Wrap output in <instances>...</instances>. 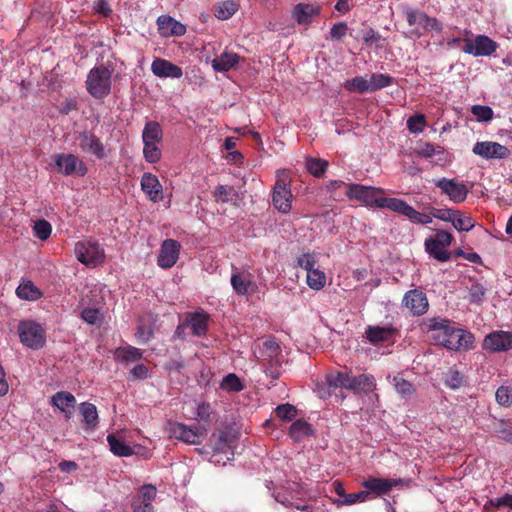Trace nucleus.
Instances as JSON below:
<instances>
[{
	"mask_svg": "<svg viewBox=\"0 0 512 512\" xmlns=\"http://www.w3.org/2000/svg\"><path fill=\"white\" fill-rule=\"evenodd\" d=\"M428 331H433L434 340L449 350H467L472 347V333L456 328L450 321L442 318H430L425 322Z\"/></svg>",
	"mask_w": 512,
	"mask_h": 512,
	"instance_id": "1",
	"label": "nucleus"
},
{
	"mask_svg": "<svg viewBox=\"0 0 512 512\" xmlns=\"http://www.w3.org/2000/svg\"><path fill=\"white\" fill-rule=\"evenodd\" d=\"M113 69L105 65L93 67L87 75L85 86L87 92L95 99H103L111 93Z\"/></svg>",
	"mask_w": 512,
	"mask_h": 512,
	"instance_id": "2",
	"label": "nucleus"
},
{
	"mask_svg": "<svg viewBox=\"0 0 512 512\" xmlns=\"http://www.w3.org/2000/svg\"><path fill=\"white\" fill-rule=\"evenodd\" d=\"M18 333L21 343L28 348L38 350L46 343L45 330L33 320L21 321L18 325Z\"/></svg>",
	"mask_w": 512,
	"mask_h": 512,
	"instance_id": "3",
	"label": "nucleus"
},
{
	"mask_svg": "<svg viewBox=\"0 0 512 512\" xmlns=\"http://www.w3.org/2000/svg\"><path fill=\"white\" fill-rule=\"evenodd\" d=\"M381 194H383V190L381 188L353 183L347 184L346 195L350 199H356L365 202L368 205H376L379 208H387V206L382 205L383 200H394V198L379 197Z\"/></svg>",
	"mask_w": 512,
	"mask_h": 512,
	"instance_id": "4",
	"label": "nucleus"
},
{
	"mask_svg": "<svg viewBox=\"0 0 512 512\" xmlns=\"http://www.w3.org/2000/svg\"><path fill=\"white\" fill-rule=\"evenodd\" d=\"M453 236L451 233L440 230L434 237L425 240V249L427 253L440 262H446L450 259L451 254L447 248L451 245Z\"/></svg>",
	"mask_w": 512,
	"mask_h": 512,
	"instance_id": "5",
	"label": "nucleus"
},
{
	"mask_svg": "<svg viewBox=\"0 0 512 512\" xmlns=\"http://www.w3.org/2000/svg\"><path fill=\"white\" fill-rule=\"evenodd\" d=\"M168 432L170 437L191 445L200 444L206 436L205 428L188 426L180 422H169Z\"/></svg>",
	"mask_w": 512,
	"mask_h": 512,
	"instance_id": "6",
	"label": "nucleus"
},
{
	"mask_svg": "<svg viewBox=\"0 0 512 512\" xmlns=\"http://www.w3.org/2000/svg\"><path fill=\"white\" fill-rule=\"evenodd\" d=\"M75 254L82 264L87 266H96L104 261V249L92 240H86L76 243Z\"/></svg>",
	"mask_w": 512,
	"mask_h": 512,
	"instance_id": "7",
	"label": "nucleus"
},
{
	"mask_svg": "<svg viewBox=\"0 0 512 512\" xmlns=\"http://www.w3.org/2000/svg\"><path fill=\"white\" fill-rule=\"evenodd\" d=\"M293 195L290 190V182L280 175L273 187L272 204L280 213L288 214L292 208Z\"/></svg>",
	"mask_w": 512,
	"mask_h": 512,
	"instance_id": "8",
	"label": "nucleus"
},
{
	"mask_svg": "<svg viewBox=\"0 0 512 512\" xmlns=\"http://www.w3.org/2000/svg\"><path fill=\"white\" fill-rule=\"evenodd\" d=\"M382 205L387 206L393 212L407 217L410 221L417 224L432 223V214H425L416 211L412 206L402 199L394 198V200H383Z\"/></svg>",
	"mask_w": 512,
	"mask_h": 512,
	"instance_id": "9",
	"label": "nucleus"
},
{
	"mask_svg": "<svg viewBox=\"0 0 512 512\" xmlns=\"http://www.w3.org/2000/svg\"><path fill=\"white\" fill-rule=\"evenodd\" d=\"M407 481L402 478H377L368 477L361 485L367 492L373 493L376 496L387 495L394 487H403L407 485Z\"/></svg>",
	"mask_w": 512,
	"mask_h": 512,
	"instance_id": "10",
	"label": "nucleus"
},
{
	"mask_svg": "<svg viewBox=\"0 0 512 512\" xmlns=\"http://www.w3.org/2000/svg\"><path fill=\"white\" fill-rule=\"evenodd\" d=\"M463 41L465 46L462 51L475 57L490 56L498 48V44L486 35H477L474 40L464 39Z\"/></svg>",
	"mask_w": 512,
	"mask_h": 512,
	"instance_id": "11",
	"label": "nucleus"
},
{
	"mask_svg": "<svg viewBox=\"0 0 512 512\" xmlns=\"http://www.w3.org/2000/svg\"><path fill=\"white\" fill-rule=\"evenodd\" d=\"M482 348L490 353L512 349V332L498 330L487 334L483 340Z\"/></svg>",
	"mask_w": 512,
	"mask_h": 512,
	"instance_id": "12",
	"label": "nucleus"
},
{
	"mask_svg": "<svg viewBox=\"0 0 512 512\" xmlns=\"http://www.w3.org/2000/svg\"><path fill=\"white\" fill-rule=\"evenodd\" d=\"M435 185L441 190L442 194L447 195L449 200L456 204L464 202L469 193L466 185L455 179L443 177L438 179Z\"/></svg>",
	"mask_w": 512,
	"mask_h": 512,
	"instance_id": "13",
	"label": "nucleus"
},
{
	"mask_svg": "<svg viewBox=\"0 0 512 512\" xmlns=\"http://www.w3.org/2000/svg\"><path fill=\"white\" fill-rule=\"evenodd\" d=\"M402 305L408 309L413 316H422L429 308L427 296L420 289L407 291L403 296Z\"/></svg>",
	"mask_w": 512,
	"mask_h": 512,
	"instance_id": "14",
	"label": "nucleus"
},
{
	"mask_svg": "<svg viewBox=\"0 0 512 512\" xmlns=\"http://www.w3.org/2000/svg\"><path fill=\"white\" fill-rule=\"evenodd\" d=\"M55 164L59 172L66 176L73 174L84 176L88 171L86 164L73 154H57Z\"/></svg>",
	"mask_w": 512,
	"mask_h": 512,
	"instance_id": "15",
	"label": "nucleus"
},
{
	"mask_svg": "<svg viewBox=\"0 0 512 512\" xmlns=\"http://www.w3.org/2000/svg\"><path fill=\"white\" fill-rule=\"evenodd\" d=\"M406 20L411 27H422L425 31L441 32L443 29L442 23L435 17H430L426 13L407 9L405 11Z\"/></svg>",
	"mask_w": 512,
	"mask_h": 512,
	"instance_id": "16",
	"label": "nucleus"
},
{
	"mask_svg": "<svg viewBox=\"0 0 512 512\" xmlns=\"http://www.w3.org/2000/svg\"><path fill=\"white\" fill-rule=\"evenodd\" d=\"M472 151L475 155L483 159H505L510 155V150L498 143L492 141H482L474 144Z\"/></svg>",
	"mask_w": 512,
	"mask_h": 512,
	"instance_id": "17",
	"label": "nucleus"
},
{
	"mask_svg": "<svg viewBox=\"0 0 512 512\" xmlns=\"http://www.w3.org/2000/svg\"><path fill=\"white\" fill-rule=\"evenodd\" d=\"M77 140L84 153L91 154L97 159H103L106 156L104 144L92 131L84 130L80 132Z\"/></svg>",
	"mask_w": 512,
	"mask_h": 512,
	"instance_id": "18",
	"label": "nucleus"
},
{
	"mask_svg": "<svg viewBox=\"0 0 512 512\" xmlns=\"http://www.w3.org/2000/svg\"><path fill=\"white\" fill-rule=\"evenodd\" d=\"M399 330L392 324L386 326L368 325L365 329L366 339L373 345L384 342H394Z\"/></svg>",
	"mask_w": 512,
	"mask_h": 512,
	"instance_id": "19",
	"label": "nucleus"
},
{
	"mask_svg": "<svg viewBox=\"0 0 512 512\" xmlns=\"http://www.w3.org/2000/svg\"><path fill=\"white\" fill-rule=\"evenodd\" d=\"M156 488L151 484L143 485L131 500L133 512H154L152 502L156 498Z\"/></svg>",
	"mask_w": 512,
	"mask_h": 512,
	"instance_id": "20",
	"label": "nucleus"
},
{
	"mask_svg": "<svg viewBox=\"0 0 512 512\" xmlns=\"http://www.w3.org/2000/svg\"><path fill=\"white\" fill-rule=\"evenodd\" d=\"M180 248L181 245L178 241L174 239L164 240L158 255V265L164 269L174 266L179 258Z\"/></svg>",
	"mask_w": 512,
	"mask_h": 512,
	"instance_id": "21",
	"label": "nucleus"
},
{
	"mask_svg": "<svg viewBox=\"0 0 512 512\" xmlns=\"http://www.w3.org/2000/svg\"><path fill=\"white\" fill-rule=\"evenodd\" d=\"M281 348L274 340H266L259 346L257 358L261 365H281Z\"/></svg>",
	"mask_w": 512,
	"mask_h": 512,
	"instance_id": "22",
	"label": "nucleus"
},
{
	"mask_svg": "<svg viewBox=\"0 0 512 512\" xmlns=\"http://www.w3.org/2000/svg\"><path fill=\"white\" fill-rule=\"evenodd\" d=\"M151 71L155 76L159 78L179 79L183 76L181 67L162 58H156L152 62Z\"/></svg>",
	"mask_w": 512,
	"mask_h": 512,
	"instance_id": "23",
	"label": "nucleus"
},
{
	"mask_svg": "<svg viewBox=\"0 0 512 512\" xmlns=\"http://www.w3.org/2000/svg\"><path fill=\"white\" fill-rule=\"evenodd\" d=\"M158 32L163 37L183 36L186 26L171 16L161 15L157 18Z\"/></svg>",
	"mask_w": 512,
	"mask_h": 512,
	"instance_id": "24",
	"label": "nucleus"
},
{
	"mask_svg": "<svg viewBox=\"0 0 512 512\" xmlns=\"http://www.w3.org/2000/svg\"><path fill=\"white\" fill-rule=\"evenodd\" d=\"M320 13L321 7L319 5L298 3L293 8L292 17L299 25H308L315 17L319 16Z\"/></svg>",
	"mask_w": 512,
	"mask_h": 512,
	"instance_id": "25",
	"label": "nucleus"
},
{
	"mask_svg": "<svg viewBox=\"0 0 512 512\" xmlns=\"http://www.w3.org/2000/svg\"><path fill=\"white\" fill-rule=\"evenodd\" d=\"M51 403L62 413H64V416L67 420L73 416L74 408L76 405V398L72 393L67 391H59L52 396Z\"/></svg>",
	"mask_w": 512,
	"mask_h": 512,
	"instance_id": "26",
	"label": "nucleus"
},
{
	"mask_svg": "<svg viewBox=\"0 0 512 512\" xmlns=\"http://www.w3.org/2000/svg\"><path fill=\"white\" fill-rule=\"evenodd\" d=\"M141 189L148 195L149 199L153 202L162 200V185L157 176L146 172L141 178Z\"/></svg>",
	"mask_w": 512,
	"mask_h": 512,
	"instance_id": "27",
	"label": "nucleus"
},
{
	"mask_svg": "<svg viewBox=\"0 0 512 512\" xmlns=\"http://www.w3.org/2000/svg\"><path fill=\"white\" fill-rule=\"evenodd\" d=\"M376 387L375 379L372 375L361 374L358 376H350L347 383V389L354 393H369Z\"/></svg>",
	"mask_w": 512,
	"mask_h": 512,
	"instance_id": "28",
	"label": "nucleus"
},
{
	"mask_svg": "<svg viewBox=\"0 0 512 512\" xmlns=\"http://www.w3.org/2000/svg\"><path fill=\"white\" fill-rule=\"evenodd\" d=\"M79 412L82 417V423L84 424V430L87 432L94 431L99 422L96 406L90 402H82L79 405Z\"/></svg>",
	"mask_w": 512,
	"mask_h": 512,
	"instance_id": "29",
	"label": "nucleus"
},
{
	"mask_svg": "<svg viewBox=\"0 0 512 512\" xmlns=\"http://www.w3.org/2000/svg\"><path fill=\"white\" fill-rule=\"evenodd\" d=\"M240 59L237 53L224 51L213 59L212 67L216 72H227L233 69Z\"/></svg>",
	"mask_w": 512,
	"mask_h": 512,
	"instance_id": "30",
	"label": "nucleus"
},
{
	"mask_svg": "<svg viewBox=\"0 0 512 512\" xmlns=\"http://www.w3.org/2000/svg\"><path fill=\"white\" fill-rule=\"evenodd\" d=\"M208 315L205 313H193L186 319L187 324L190 326L193 335L203 336L208 330Z\"/></svg>",
	"mask_w": 512,
	"mask_h": 512,
	"instance_id": "31",
	"label": "nucleus"
},
{
	"mask_svg": "<svg viewBox=\"0 0 512 512\" xmlns=\"http://www.w3.org/2000/svg\"><path fill=\"white\" fill-rule=\"evenodd\" d=\"M163 131L157 121H148L142 132L143 143H161Z\"/></svg>",
	"mask_w": 512,
	"mask_h": 512,
	"instance_id": "32",
	"label": "nucleus"
},
{
	"mask_svg": "<svg viewBox=\"0 0 512 512\" xmlns=\"http://www.w3.org/2000/svg\"><path fill=\"white\" fill-rule=\"evenodd\" d=\"M216 202L236 204L239 195L235 187L228 185H218L213 192Z\"/></svg>",
	"mask_w": 512,
	"mask_h": 512,
	"instance_id": "33",
	"label": "nucleus"
},
{
	"mask_svg": "<svg viewBox=\"0 0 512 512\" xmlns=\"http://www.w3.org/2000/svg\"><path fill=\"white\" fill-rule=\"evenodd\" d=\"M312 433L313 429L311 424L304 419L296 420L289 429V435L296 442L302 441L305 437L312 435Z\"/></svg>",
	"mask_w": 512,
	"mask_h": 512,
	"instance_id": "34",
	"label": "nucleus"
},
{
	"mask_svg": "<svg viewBox=\"0 0 512 512\" xmlns=\"http://www.w3.org/2000/svg\"><path fill=\"white\" fill-rule=\"evenodd\" d=\"M239 5L233 0H225L214 6V16L220 20L231 18L238 10Z\"/></svg>",
	"mask_w": 512,
	"mask_h": 512,
	"instance_id": "35",
	"label": "nucleus"
},
{
	"mask_svg": "<svg viewBox=\"0 0 512 512\" xmlns=\"http://www.w3.org/2000/svg\"><path fill=\"white\" fill-rule=\"evenodd\" d=\"M252 281L250 275L235 272L231 276V285L234 291L240 295H246L250 292Z\"/></svg>",
	"mask_w": 512,
	"mask_h": 512,
	"instance_id": "36",
	"label": "nucleus"
},
{
	"mask_svg": "<svg viewBox=\"0 0 512 512\" xmlns=\"http://www.w3.org/2000/svg\"><path fill=\"white\" fill-rule=\"evenodd\" d=\"M16 294L20 299L29 301L38 300L42 296L41 291L31 281L20 284L16 289Z\"/></svg>",
	"mask_w": 512,
	"mask_h": 512,
	"instance_id": "37",
	"label": "nucleus"
},
{
	"mask_svg": "<svg viewBox=\"0 0 512 512\" xmlns=\"http://www.w3.org/2000/svg\"><path fill=\"white\" fill-rule=\"evenodd\" d=\"M107 441L110 446V450L116 456L127 457L131 456L134 453L131 446L119 440L113 434L107 436Z\"/></svg>",
	"mask_w": 512,
	"mask_h": 512,
	"instance_id": "38",
	"label": "nucleus"
},
{
	"mask_svg": "<svg viewBox=\"0 0 512 512\" xmlns=\"http://www.w3.org/2000/svg\"><path fill=\"white\" fill-rule=\"evenodd\" d=\"M235 437L231 431L225 429L220 431L218 439L214 444V451L216 453H226L231 449V445Z\"/></svg>",
	"mask_w": 512,
	"mask_h": 512,
	"instance_id": "39",
	"label": "nucleus"
},
{
	"mask_svg": "<svg viewBox=\"0 0 512 512\" xmlns=\"http://www.w3.org/2000/svg\"><path fill=\"white\" fill-rule=\"evenodd\" d=\"M328 161L321 158L308 157L306 159V168L314 177H322L328 168Z\"/></svg>",
	"mask_w": 512,
	"mask_h": 512,
	"instance_id": "40",
	"label": "nucleus"
},
{
	"mask_svg": "<svg viewBox=\"0 0 512 512\" xmlns=\"http://www.w3.org/2000/svg\"><path fill=\"white\" fill-rule=\"evenodd\" d=\"M344 88L349 92H357L360 94L370 92L369 80L361 76L347 80L344 84Z\"/></svg>",
	"mask_w": 512,
	"mask_h": 512,
	"instance_id": "41",
	"label": "nucleus"
},
{
	"mask_svg": "<svg viewBox=\"0 0 512 512\" xmlns=\"http://www.w3.org/2000/svg\"><path fill=\"white\" fill-rule=\"evenodd\" d=\"M393 77L388 74L373 73L369 79L370 92H374L393 84Z\"/></svg>",
	"mask_w": 512,
	"mask_h": 512,
	"instance_id": "42",
	"label": "nucleus"
},
{
	"mask_svg": "<svg viewBox=\"0 0 512 512\" xmlns=\"http://www.w3.org/2000/svg\"><path fill=\"white\" fill-rule=\"evenodd\" d=\"M117 359L123 361V362H135L142 358V352L140 349L133 347V346H127L124 348H119L116 350L115 353Z\"/></svg>",
	"mask_w": 512,
	"mask_h": 512,
	"instance_id": "43",
	"label": "nucleus"
},
{
	"mask_svg": "<svg viewBox=\"0 0 512 512\" xmlns=\"http://www.w3.org/2000/svg\"><path fill=\"white\" fill-rule=\"evenodd\" d=\"M464 375L457 369L450 368L445 376L444 383L450 389L456 390L465 385Z\"/></svg>",
	"mask_w": 512,
	"mask_h": 512,
	"instance_id": "44",
	"label": "nucleus"
},
{
	"mask_svg": "<svg viewBox=\"0 0 512 512\" xmlns=\"http://www.w3.org/2000/svg\"><path fill=\"white\" fill-rule=\"evenodd\" d=\"M307 284L311 289H322L326 284L325 273L319 269L311 270L307 273Z\"/></svg>",
	"mask_w": 512,
	"mask_h": 512,
	"instance_id": "45",
	"label": "nucleus"
},
{
	"mask_svg": "<svg viewBox=\"0 0 512 512\" xmlns=\"http://www.w3.org/2000/svg\"><path fill=\"white\" fill-rule=\"evenodd\" d=\"M143 156L144 159L151 164H155L160 161L162 152L158 146L160 143H143Z\"/></svg>",
	"mask_w": 512,
	"mask_h": 512,
	"instance_id": "46",
	"label": "nucleus"
},
{
	"mask_svg": "<svg viewBox=\"0 0 512 512\" xmlns=\"http://www.w3.org/2000/svg\"><path fill=\"white\" fill-rule=\"evenodd\" d=\"M496 401L504 407L512 406V382L509 385L500 386L495 393Z\"/></svg>",
	"mask_w": 512,
	"mask_h": 512,
	"instance_id": "47",
	"label": "nucleus"
},
{
	"mask_svg": "<svg viewBox=\"0 0 512 512\" xmlns=\"http://www.w3.org/2000/svg\"><path fill=\"white\" fill-rule=\"evenodd\" d=\"M393 384L396 392L403 398L411 397L415 392V388L412 385V383H410L409 381L405 380L402 377H394Z\"/></svg>",
	"mask_w": 512,
	"mask_h": 512,
	"instance_id": "48",
	"label": "nucleus"
},
{
	"mask_svg": "<svg viewBox=\"0 0 512 512\" xmlns=\"http://www.w3.org/2000/svg\"><path fill=\"white\" fill-rule=\"evenodd\" d=\"M33 232L38 239L45 241L51 235L52 226L47 220L40 219L34 223Z\"/></svg>",
	"mask_w": 512,
	"mask_h": 512,
	"instance_id": "49",
	"label": "nucleus"
},
{
	"mask_svg": "<svg viewBox=\"0 0 512 512\" xmlns=\"http://www.w3.org/2000/svg\"><path fill=\"white\" fill-rule=\"evenodd\" d=\"M221 388L226 391L239 392L243 390L244 386L236 374L230 373L223 378Z\"/></svg>",
	"mask_w": 512,
	"mask_h": 512,
	"instance_id": "50",
	"label": "nucleus"
},
{
	"mask_svg": "<svg viewBox=\"0 0 512 512\" xmlns=\"http://www.w3.org/2000/svg\"><path fill=\"white\" fill-rule=\"evenodd\" d=\"M348 379L349 374L345 372L330 373L326 377L328 385L333 388L347 389Z\"/></svg>",
	"mask_w": 512,
	"mask_h": 512,
	"instance_id": "51",
	"label": "nucleus"
},
{
	"mask_svg": "<svg viewBox=\"0 0 512 512\" xmlns=\"http://www.w3.org/2000/svg\"><path fill=\"white\" fill-rule=\"evenodd\" d=\"M452 225L457 231H470L475 226V220L470 216L463 215L460 211V216H456Z\"/></svg>",
	"mask_w": 512,
	"mask_h": 512,
	"instance_id": "52",
	"label": "nucleus"
},
{
	"mask_svg": "<svg viewBox=\"0 0 512 512\" xmlns=\"http://www.w3.org/2000/svg\"><path fill=\"white\" fill-rule=\"evenodd\" d=\"M362 39L368 46H375L376 48H382V42L384 38L374 29L368 28L363 32Z\"/></svg>",
	"mask_w": 512,
	"mask_h": 512,
	"instance_id": "53",
	"label": "nucleus"
},
{
	"mask_svg": "<svg viewBox=\"0 0 512 512\" xmlns=\"http://www.w3.org/2000/svg\"><path fill=\"white\" fill-rule=\"evenodd\" d=\"M275 413L280 420L290 421L296 417L297 411L293 405L286 403L277 406Z\"/></svg>",
	"mask_w": 512,
	"mask_h": 512,
	"instance_id": "54",
	"label": "nucleus"
},
{
	"mask_svg": "<svg viewBox=\"0 0 512 512\" xmlns=\"http://www.w3.org/2000/svg\"><path fill=\"white\" fill-rule=\"evenodd\" d=\"M471 112L479 121H490L493 118V110L489 106L474 105Z\"/></svg>",
	"mask_w": 512,
	"mask_h": 512,
	"instance_id": "55",
	"label": "nucleus"
},
{
	"mask_svg": "<svg viewBox=\"0 0 512 512\" xmlns=\"http://www.w3.org/2000/svg\"><path fill=\"white\" fill-rule=\"evenodd\" d=\"M425 123V116L422 114H417L408 118L407 127L410 132L419 133L423 131Z\"/></svg>",
	"mask_w": 512,
	"mask_h": 512,
	"instance_id": "56",
	"label": "nucleus"
},
{
	"mask_svg": "<svg viewBox=\"0 0 512 512\" xmlns=\"http://www.w3.org/2000/svg\"><path fill=\"white\" fill-rule=\"evenodd\" d=\"M432 216L442 221L452 223V221L456 219V216H460V211L453 209H433Z\"/></svg>",
	"mask_w": 512,
	"mask_h": 512,
	"instance_id": "57",
	"label": "nucleus"
},
{
	"mask_svg": "<svg viewBox=\"0 0 512 512\" xmlns=\"http://www.w3.org/2000/svg\"><path fill=\"white\" fill-rule=\"evenodd\" d=\"M348 31V25L345 22H338L334 24L329 32V38L331 40H341L346 36Z\"/></svg>",
	"mask_w": 512,
	"mask_h": 512,
	"instance_id": "58",
	"label": "nucleus"
},
{
	"mask_svg": "<svg viewBox=\"0 0 512 512\" xmlns=\"http://www.w3.org/2000/svg\"><path fill=\"white\" fill-rule=\"evenodd\" d=\"M297 264H298V266H300L301 268L306 270L308 273L311 270L315 269L314 268V266L316 264L315 256L311 253H304L298 257Z\"/></svg>",
	"mask_w": 512,
	"mask_h": 512,
	"instance_id": "59",
	"label": "nucleus"
},
{
	"mask_svg": "<svg viewBox=\"0 0 512 512\" xmlns=\"http://www.w3.org/2000/svg\"><path fill=\"white\" fill-rule=\"evenodd\" d=\"M485 297V289L479 283H473L469 288V298L472 303H479Z\"/></svg>",
	"mask_w": 512,
	"mask_h": 512,
	"instance_id": "60",
	"label": "nucleus"
},
{
	"mask_svg": "<svg viewBox=\"0 0 512 512\" xmlns=\"http://www.w3.org/2000/svg\"><path fill=\"white\" fill-rule=\"evenodd\" d=\"M154 335L153 328L150 325L139 324L136 336L144 344L148 343Z\"/></svg>",
	"mask_w": 512,
	"mask_h": 512,
	"instance_id": "61",
	"label": "nucleus"
},
{
	"mask_svg": "<svg viewBox=\"0 0 512 512\" xmlns=\"http://www.w3.org/2000/svg\"><path fill=\"white\" fill-rule=\"evenodd\" d=\"M369 498V492L367 491H359L356 493H350L345 496V499L342 500L343 505H352L357 502H364Z\"/></svg>",
	"mask_w": 512,
	"mask_h": 512,
	"instance_id": "62",
	"label": "nucleus"
},
{
	"mask_svg": "<svg viewBox=\"0 0 512 512\" xmlns=\"http://www.w3.org/2000/svg\"><path fill=\"white\" fill-rule=\"evenodd\" d=\"M211 413L212 410L209 403L202 402L198 404L196 409V416L199 420L209 423Z\"/></svg>",
	"mask_w": 512,
	"mask_h": 512,
	"instance_id": "63",
	"label": "nucleus"
},
{
	"mask_svg": "<svg viewBox=\"0 0 512 512\" xmlns=\"http://www.w3.org/2000/svg\"><path fill=\"white\" fill-rule=\"evenodd\" d=\"M93 9L96 13L103 17H109L112 13V9L108 0H96L93 5Z\"/></svg>",
	"mask_w": 512,
	"mask_h": 512,
	"instance_id": "64",
	"label": "nucleus"
}]
</instances>
